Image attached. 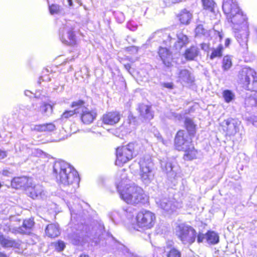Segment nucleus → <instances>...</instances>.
<instances>
[{
	"label": "nucleus",
	"mask_w": 257,
	"mask_h": 257,
	"mask_svg": "<svg viewBox=\"0 0 257 257\" xmlns=\"http://www.w3.org/2000/svg\"><path fill=\"white\" fill-rule=\"evenodd\" d=\"M7 156V152L6 151L0 150V159H3Z\"/></svg>",
	"instance_id": "60"
},
{
	"label": "nucleus",
	"mask_w": 257,
	"mask_h": 257,
	"mask_svg": "<svg viewBox=\"0 0 257 257\" xmlns=\"http://www.w3.org/2000/svg\"><path fill=\"white\" fill-rule=\"evenodd\" d=\"M26 193L28 196L33 199H45L48 196L47 192L40 184L27 187Z\"/></svg>",
	"instance_id": "16"
},
{
	"label": "nucleus",
	"mask_w": 257,
	"mask_h": 257,
	"mask_svg": "<svg viewBox=\"0 0 257 257\" xmlns=\"http://www.w3.org/2000/svg\"><path fill=\"white\" fill-rule=\"evenodd\" d=\"M67 206L70 211L71 217H73L74 218H75V216L77 215V213L75 212V210L73 208V207L70 204V202H67Z\"/></svg>",
	"instance_id": "49"
},
{
	"label": "nucleus",
	"mask_w": 257,
	"mask_h": 257,
	"mask_svg": "<svg viewBox=\"0 0 257 257\" xmlns=\"http://www.w3.org/2000/svg\"><path fill=\"white\" fill-rule=\"evenodd\" d=\"M158 55L163 64L169 67L171 65L172 56L170 51L166 48L160 47L158 51Z\"/></svg>",
	"instance_id": "20"
},
{
	"label": "nucleus",
	"mask_w": 257,
	"mask_h": 257,
	"mask_svg": "<svg viewBox=\"0 0 257 257\" xmlns=\"http://www.w3.org/2000/svg\"><path fill=\"white\" fill-rule=\"evenodd\" d=\"M199 52V49L197 47L192 46L186 49L184 54L185 57L188 60H194L198 55Z\"/></svg>",
	"instance_id": "31"
},
{
	"label": "nucleus",
	"mask_w": 257,
	"mask_h": 257,
	"mask_svg": "<svg viewBox=\"0 0 257 257\" xmlns=\"http://www.w3.org/2000/svg\"><path fill=\"white\" fill-rule=\"evenodd\" d=\"M139 164L140 178L144 184H149L153 180L155 175L153 170V163L151 158L149 156L142 158Z\"/></svg>",
	"instance_id": "8"
},
{
	"label": "nucleus",
	"mask_w": 257,
	"mask_h": 257,
	"mask_svg": "<svg viewBox=\"0 0 257 257\" xmlns=\"http://www.w3.org/2000/svg\"><path fill=\"white\" fill-rule=\"evenodd\" d=\"M127 28L132 31H135L137 29V25L134 24V22H129L126 25Z\"/></svg>",
	"instance_id": "52"
},
{
	"label": "nucleus",
	"mask_w": 257,
	"mask_h": 257,
	"mask_svg": "<svg viewBox=\"0 0 257 257\" xmlns=\"http://www.w3.org/2000/svg\"><path fill=\"white\" fill-rule=\"evenodd\" d=\"M34 225L33 219L29 218L24 220L23 224L17 229V232L21 234H30Z\"/></svg>",
	"instance_id": "22"
},
{
	"label": "nucleus",
	"mask_w": 257,
	"mask_h": 257,
	"mask_svg": "<svg viewBox=\"0 0 257 257\" xmlns=\"http://www.w3.org/2000/svg\"><path fill=\"white\" fill-rule=\"evenodd\" d=\"M200 47H201V48L202 50H203L205 51H207V53L208 52V51H210V48H209V45L207 44L202 43L200 45Z\"/></svg>",
	"instance_id": "55"
},
{
	"label": "nucleus",
	"mask_w": 257,
	"mask_h": 257,
	"mask_svg": "<svg viewBox=\"0 0 257 257\" xmlns=\"http://www.w3.org/2000/svg\"><path fill=\"white\" fill-rule=\"evenodd\" d=\"M238 81L245 89L257 92V75L254 69L247 67L242 68L239 71Z\"/></svg>",
	"instance_id": "6"
},
{
	"label": "nucleus",
	"mask_w": 257,
	"mask_h": 257,
	"mask_svg": "<svg viewBox=\"0 0 257 257\" xmlns=\"http://www.w3.org/2000/svg\"><path fill=\"white\" fill-rule=\"evenodd\" d=\"M234 37L240 45V50L245 53L248 50L247 43L249 35L248 25L241 27L238 30H233Z\"/></svg>",
	"instance_id": "12"
},
{
	"label": "nucleus",
	"mask_w": 257,
	"mask_h": 257,
	"mask_svg": "<svg viewBox=\"0 0 257 257\" xmlns=\"http://www.w3.org/2000/svg\"><path fill=\"white\" fill-rule=\"evenodd\" d=\"M0 244L4 247H16L18 248L20 245L19 241L13 239L12 238L0 234Z\"/></svg>",
	"instance_id": "21"
},
{
	"label": "nucleus",
	"mask_w": 257,
	"mask_h": 257,
	"mask_svg": "<svg viewBox=\"0 0 257 257\" xmlns=\"http://www.w3.org/2000/svg\"><path fill=\"white\" fill-rule=\"evenodd\" d=\"M231 40L230 38H226L225 40L224 45L226 47H228L230 44Z\"/></svg>",
	"instance_id": "62"
},
{
	"label": "nucleus",
	"mask_w": 257,
	"mask_h": 257,
	"mask_svg": "<svg viewBox=\"0 0 257 257\" xmlns=\"http://www.w3.org/2000/svg\"><path fill=\"white\" fill-rule=\"evenodd\" d=\"M71 106L72 108H73V109L65 111L61 115V117L56 121V123L63 124L70 117H71L75 114L77 115L78 114V111L76 110L77 107L72 106V104H71Z\"/></svg>",
	"instance_id": "25"
},
{
	"label": "nucleus",
	"mask_w": 257,
	"mask_h": 257,
	"mask_svg": "<svg viewBox=\"0 0 257 257\" xmlns=\"http://www.w3.org/2000/svg\"><path fill=\"white\" fill-rule=\"evenodd\" d=\"M167 257H181V253L178 249L173 247L168 252Z\"/></svg>",
	"instance_id": "42"
},
{
	"label": "nucleus",
	"mask_w": 257,
	"mask_h": 257,
	"mask_svg": "<svg viewBox=\"0 0 257 257\" xmlns=\"http://www.w3.org/2000/svg\"><path fill=\"white\" fill-rule=\"evenodd\" d=\"M174 145L178 151L185 152L186 159L192 160L196 157L197 151L192 144V140L189 133L184 130L179 131L175 138Z\"/></svg>",
	"instance_id": "3"
},
{
	"label": "nucleus",
	"mask_w": 257,
	"mask_h": 257,
	"mask_svg": "<svg viewBox=\"0 0 257 257\" xmlns=\"http://www.w3.org/2000/svg\"><path fill=\"white\" fill-rule=\"evenodd\" d=\"M53 174L57 182L63 187L71 188L69 193H72L79 186L80 178L76 170L67 162L59 160L53 165Z\"/></svg>",
	"instance_id": "2"
},
{
	"label": "nucleus",
	"mask_w": 257,
	"mask_h": 257,
	"mask_svg": "<svg viewBox=\"0 0 257 257\" xmlns=\"http://www.w3.org/2000/svg\"><path fill=\"white\" fill-rule=\"evenodd\" d=\"M162 170L165 172L170 180L176 179L180 173L179 167L173 161L167 158L160 160Z\"/></svg>",
	"instance_id": "13"
},
{
	"label": "nucleus",
	"mask_w": 257,
	"mask_h": 257,
	"mask_svg": "<svg viewBox=\"0 0 257 257\" xmlns=\"http://www.w3.org/2000/svg\"><path fill=\"white\" fill-rule=\"evenodd\" d=\"M61 8L58 5L53 4L49 6V11L51 15L59 14L61 12Z\"/></svg>",
	"instance_id": "41"
},
{
	"label": "nucleus",
	"mask_w": 257,
	"mask_h": 257,
	"mask_svg": "<svg viewBox=\"0 0 257 257\" xmlns=\"http://www.w3.org/2000/svg\"><path fill=\"white\" fill-rule=\"evenodd\" d=\"M178 41L175 43L177 49H180L183 46H186L189 42L188 38L186 35L182 33L177 34Z\"/></svg>",
	"instance_id": "34"
},
{
	"label": "nucleus",
	"mask_w": 257,
	"mask_h": 257,
	"mask_svg": "<svg viewBox=\"0 0 257 257\" xmlns=\"http://www.w3.org/2000/svg\"><path fill=\"white\" fill-rule=\"evenodd\" d=\"M21 142L17 143L16 144L15 146V148L16 151H18V150L20 152L24 151L25 149H27V148L26 146H25L24 145L21 147Z\"/></svg>",
	"instance_id": "51"
},
{
	"label": "nucleus",
	"mask_w": 257,
	"mask_h": 257,
	"mask_svg": "<svg viewBox=\"0 0 257 257\" xmlns=\"http://www.w3.org/2000/svg\"><path fill=\"white\" fill-rule=\"evenodd\" d=\"M72 23L70 21H66L59 29L60 40L63 43L68 45H75L76 42Z\"/></svg>",
	"instance_id": "11"
},
{
	"label": "nucleus",
	"mask_w": 257,
	"mask_h": 257,
	"mask_svg": "<svg viewBox=\"0 0 257 257\" xmlns=\"http://www.w3.org/2000/svg\"><path fill=\"white\" fill-rule=\"evenodd\" d=\"M155 220V215L152 212L146 210H141L136 217V227L134 228L138 230L139 228L150 229L154 225Z\"/></svg>",
	"instance_id": "9"
},
{
	"label": "nucleus",
	"mask_w": 257,
	"mask_h": 257,
	"mask_svg": "<svg viewBox=\"0 0 257 257\" xmlns=\"http://www.w3.org/2000/svg\"><path fill=\"white\" fill-rule=\"evenodd\" d=\"M120 114L119 112L110 111L104 114L102 121L104 124L113 125L117 123L120 120Z\"/></svg>",
	"instance_id": "19"
},
{
	"label": "nucleus",
	"mask_w": 257,
	"mask_h": 257,
	"mask_svg": "<svg viewBox=\"0 0 257 257\" xmlns=\"http://www.w3.org/2000/svg\"><path fill=\"white\" fill-rule=\"evenodd\" d=\"M0 257H8V256L5 253L0 252Z\"/></svg>",
	"instance_id": "64"
},
{
	"label": "nucleus",
	"mask_w": 257,
	"mask_h": 257,
	"mask_svg": "<svg viewBox=\"0 0 257 257\" xmlns=\"http://www.w3.org/2000/svg\"><path fill=\"white\" fill-rule=\"evenodd\" d=\"M45 233L47 236L51 238L58 236L60 233L59 225L57 223L48 224L45 228Z\"/></svg>",
	"instance_id": "26"
},
{
	"label": "nucleus",
	"mask_w": 257,
	"mask_h": 257,
	"mask_svg": "<svg viewBox=\"0 0 257 257\" xmlns=\"http://www.w3.org/2000/svg\"><path fill=\"white\" fill-rule=\"evenodd\" d=\"M116 19H118V22L120 23L123 22L124 20V17L123 13L121 12L116 13L115 14Z\"/></svg>",
	"instance_id": "50"
},
{
	"label": "nucleus",
	"mask_w": 257,
	"mask_h": 257,
	"mask_svg": "<svg viewBox=\"0 0 257 257\" xmlns=\"http://www.w3.org/2000/svg\"><path fill=\"white\" fill-rule=\"evenodd\" d=\"M79 227L80 229L77 230L76 234L79 237L80 236H85V240L87 241H92L94 243V245L100 244V240L104 235V227L102 224L97 223L92 227L81 224Z\"/></svg>",
	"instance_id": "4"
},
{
	"label": "nucleus",
	"mask_w": 257,
	"mask_h": 257,
	"mask_svg": "<svg viewBox=\"0 0 257 257\" xmlns=\"http://www.w3.org/2000/svg\"><path fill=\"white\" fill-rule=\"evenodd\" d=\"M84 101L78 100L72 103V106H77L81 122L85 124H89L96 119L97 112L94 109H89L84 106Z\"/></svg>",
	"instance_id": "10"
},
{
	"label": "nucleus",
	"mask_w": 257,
	"mask_h": 257,
	"mask_svg": "<svg viewBox=\"0 0 257 257\" xmlns=\"http://www.w3.org/2000/svg\"><path fill=\"white\" fill-rule=\"evenodd\" d=\"M142 145L136 142L130 143L126 146L118 147L116 150L115 164L121 166L131 160L141 151Z\"/></svg>",
	"instance_id": "5"
},
{
	"label": "nucleus",
	"mask_w": 257,
	"mask_h": 257,
	"mask_svg": "<svg viewBox=\"0 0 257 257\" xmlns=\"http://www.w3.org/2000/svg\"><path fill=\"white\" fill-rule=\"evenodd\" d=\"M226 19L228 22L231 24L232 30H238L241 27L248 25L246 16L241 9L226 17Z\"/></svg>",
	"instance_id": "14"
},
{
	"label": "nucleus",
	"mask_w": 257,
	"mask_h": 257,
	"mask_svg": "<svg viewBox=\"0 0 257 257\" xmlns=\"http://www.w3.org/2000/svg\"><path fill=\"white\" fill-rule=\"evenodd\" d=\"M185 124L187 131L190 133H193L194 132L195 125L191 119L189 118H186Z\"/></svg>",
	"instance_id": "39"
},
{
	"label": "nucleus",
	"mask_w": 257,
	"mask_h": 257,
	"mask_svg": "<svg viewBox=\"0 0 257 257\" xmlns=\"http://www.w3.org/2000/svg\"><path fill=\"white\" fill-rule=\"evenodd\" d=\"M124 211L125 212L123 214V220L125 218H126L128 219H132L134 216V209L132 207H128L126 209H124Z\"/></svg>",
	"instance_id": "43"
},
{
	"label": "nucleus",
	"mask_w": 257,
	"mask_h": 257,
	"mask_svg": "<svg viewBox=\"0 0 257 257\" xmlns=\"http://www.w3.org/2000/svg\"><path fill=\"white\" fill-rule=\"evenodd\" d=\"M45 126V132H51L55 129V125L52 123L44 124Z\"/></svg>",
	"instance_id": "48"
},
{
	"label": "nucleus",
	"mask_w": 257,
	"mask_h": 257,
	"mask_svg": "<svg viewBox=\"0 0 257 257\" xmlns=\"http://www.w3.org/2000/svg\"><path fill=\"white\" fill-rule=\"evenodd\" d=\"M155 136L157 138L158 140L162 142L164 145H166L167 144V142L163 140L162 136L159 133L157 135H155Z\"/></svg>",
	"instance_id": "57"
},
{
	"label": "nucleus",
	"mask_w": 257,
	"mask_h": 257,
	"mask_svg": "<svg viewBox=\"0 0 257 257\" xmlns=\"http://www.w3.org/2000/svg\"><path fill=\"white\" fill-rule=\"evenodd\" d=\"M206 240L208 243L215 244L219 242L218 234L213 231H208L206 233Z\"/></svg>",
	"instance_id": "32"
},
{
	"label": "nucleus",
	"mask_w": 257,
	"mask_h": 257,
	"mask_svg": "<svg viewBox=\"0 0 257 257\" xmlns=\"http://www.w3.org/2000/svg\"><path fill=\"white\" fill-rule=\"evenodd\" d=\"M179 17L182 24L187 25L192 18V14L186 9H184L182 11Z\"/></svg>",
	"instance_id": "33"
},
{
	"label": "nucleus",
	"mask_w": 257,
	"mask_h": 257,
	"mask_svg": "<svg viewBox=\"0 0 257 257\" xmlns=\"http://www.w3.org/2000/svg\"><path fill=\"white\" fill-rule=\"evenodd\" d=\"M204 9L213 12L214 10V3L212 0H202Z\"/></svg>",
	"instance_id": "40"
},
{
	"label": "nucleus",
	"mask_w": 257,
	"mask_h": 257,
	"mask_svg": "<svg viewBox=\"0 0 257 257\" xmlns=\"http://www.w3.org/2000/svg\"><path fill=\"white\" fill-rule=\"evenodd\" d=\"M223 46L221 44H220L215 47H213L210 48V51L207 53V56L211 60L216 58H220L223 55Z\"/></svg>",
	"instance_id": "24"
},
{
	"label": "nucleus",
	"mask_w": 257,
	"mask_h": 257,
	"mask_svg": "<svg viewBox=\"0 0 257 257\" xmlns=\"http://www.w3.org/2000/svg\"><path fill=\"white\" fill-rule=\"evenodd\" d=\"M238 3L236 0H223L222 3V10L227 17L234 13L238 12L240 10Z\"/></svg>",
	"instance_id": "18"
},
{
	"label": "nucleus",
	"mask_w": 257,
	"mask_h": 257,
	"mask_svg": "<svg viewBox=\"0 0 257 257\" xmlns=\"http://www.w3.org/2000/svg\"><path fill=\"white\" fill-rule=\"evenodd\" d=\"M196 37L207 36L208 35V31L205 29L202 25H198L197 26L195 30Z\"/></svg>",
	"instance_id": "37"
},
{
	"label": "nucleus",
	"mask_w": 257,
	"mask_h": 257,
	"mask_svg": "<svg viewBox=\"0 0 257 257\" xmlns=\"http://www.w3.org/2000/svg\"><path fill=\"white\" fill-rule=\"evenodd\" d=\"M253 38L254 41L257 42V27L254 28V31L253 34Z\"/></svg>",
	"instance_id": "61"
},
{
	"label": "nucleus",
	"mask_w": 257,
	"mask_h": 257,
	"mask_svg": "<svg viewBox=\"0 0 257 257\" xmlns=\"http://www.w3.org/2000/svg\"><path fill=\"white\" fill-rule=\"evenodd\" d=\"M115 185L120 198L127 204H145L148 202L149 197L142 188L131 183L124 169L117 172Z\"/></svg>",
	"instance_id": "1"
},
{
	"label": "nucleus",
	"mask_w": 257,
	"mask_h": 257,
	"mask_svg": "<svg viewBox=\"0 0 257 257\" xmlns=\"http://www.w3.org/2000/svg\"><path fill=\"white\" fill-rule=\"evenodd\" d=\"M39 111L44 115L49 116L52 113L53 107L50 104L43 103L40 106Z\"/></svg>",
	"instance_id": "35"
},
{
	"label": "nucleus",
	"mask_w": 257,
	"mask_h": 257,
	"mask_svg": "<svg viewBox=\"0 0 257 257\" xmlns=\"http://www.w3.org/2000/svg\"><path fill=\"white\" fill-rule=\"evenodd\" d=\"M240 121L236 119L229 118L224 120L221 124L223 130L228 136H234L239 131Z\"/></svg>",
	"instance_id": "17"
},
{
	"label": "nucleus",
	"mask_w": 257,
	"mask_h": 257,
	"mask_svg": "<svg viewBox=\"0 0 257 257\" xmlns=\"http://www.w3.org/2000/svg\"><path fill=\"white\" fill-rule=\"evenodd\" d=\"M162 86L169 89H172L173 88V84L172 82H164L162 83Z\"/></svg>",
	"instance_id": "56"
},
{
	"label": "nucleus",
	"mask_w": 257,
	"mask_h": 257,
	"mask_svg": "<svg viewBox=\"0 0 257 257\" xmlns=\"http://www.w3.org/2000/svg\"><path fill=\"white\" fill-rule=\"evenodd\" d=\"M31 130L38 132H45V126L43 124H39L31 126Z\"/></svg>",
	"instance_id": "47"
},
{
	"label": "nucleus",
	"mask_w": 257,
	"mask_h": 257,
	"mask_svg": "<svg viewBox=\"0 0 257 257\" xmlns=\"http://www.w3.org/2000/svg\"><path fill=\"white\" fill-rule=\"evenodd\" d=\"M232 65L231 58L229 56H225L222 60V69L224 70H228Z\"/></svg>",
	"instance_id": "38"
},
{
	"label": "nucleus",
	"mask_w": 257,
	"mask_h": 257,
	"mask_svg": "<svg viewBox=\"0 0 257 257\" xmlns=\"http://www.w3.org/2000/svg\"><path fill=\"white\" fill-rule=\"evenodd\" d=\"M124 209L120 210H114L111 212L109 214V217L114 223H118L123 220V214L125 213Z\"/></svg>",
	"instance_id": "28"
},
{
	"label": "nucleus",
	"mask_w": 257,
	"mask_h": 257,
	"mask_svg": "<svg viewBox=\"0 0 257 257\" xmlns=\"http://www.w3.org/2000/svg\"><path fill=\"white\" fill-rule=\"evenodd\" d=\"M166 6H170L171 4L179 3L181 0H164Z\"/></svg>",
	"instance_id": "54"
},
{
	"label": "nucleus",
	"mask_w": 257,
	"mask_h": 257,
	"mask_svg": "<svg viewBox=\"0 0 257 257\" xmlns=\"http://www.w3.org/2000/svg\"><path fill=\"white\" fill-rule=\"evenodd\" d=\"M41 79L43 81H50L51 80V79L49 77H47L46 78V77H45V76H42L41 77Z\"/></svg>",
	"instance_id": "63"
},
{
	"label": "nucleus",
	"mask_w": 257,
	"mask_h": 257,
	"mask_svg": "<svg viewBox=\"0 0 257 257\" xmlns=\"http://www.w3.org/2000/svg\"><path fill=\"white\" fill-rule=\"evenodd\" d=\"M54 246L56 250L58 251H62L65 247V245L64 242L63 241L59 240L58 242H56L54 243Z\"/></svg>",
	"instance_id": "45"
},
{
	"label": "nucleus",
	"mask_w": 257,
	"mask_h": 257,
	"mask_svg": "<svg viewBox=\"0 0 257 257\" xmlns=\"http://www.w3.org/2000/svg\"><path fill=\"white\" fill-rule=\"evenodd\" d=\"M251 94L244 100L245 107L255 106L257 108V92L250 91Z\"/></svg>",
	"instance_id": "29"
},
{
	"label": "nucleus",
	"mask_w": 257,
	"mask_h": 257,
	"mask_svg": "<svg viewBox=\"0 0 257 257\" xmlns=\"http://www.w3.org/2000/svg\"><path fill=\"white\" fill-rule=\"evenodd\" d=\"M248 122L251 123L253 125L257 126V111L254 114H252L247 118Z\"/></svg>",
	"instance_id": "44"
},
{
	"label": "nucleus",
	"mask_w": 257,
	"mask_h": 257,
	"mask_svg": "<svg viewBox=\"0 0 257 257\" xmlns=\"http://www.w3.org/2000/svg\"><path fill=\"white\" fill-rule=\"evenodd\" d=\"M206 239V234L199 233L197 235V242L198 243L202 242Z\"/></svg>",
	"instance_id": "53"
},
{
	"label": "nucleus",
	"mask_w": 257,
	"mask_h": 257,
	"mask_svg": "<svg viewBox=\"0 0 257 257\" xmlns=\"http://www.w3.org/2000/svg\"><path fill=\"white\" fill-rule=\"evenodd\" d=\"M178 78L179 81L183 85L191 84L194 81V78L187 69L180 70L178 73Z\"/></svg>",
	"instance_id": "23"
},
{
	"label": "nucleus",
	"mask_w": 257,
	"mask_h": 257,
	"mask_svg": "<svg viewBox=\"0 0 257 257\" xmlns=\"http://www.w3.org/2000/svg\"><path fill=\"white\" fill-rule=\"evenodd\" d=\"M222 96L225 102L229 103L235 98L234 93L230 90H225L222 92Z\"/></svg>",
	"instance_id": "36"
},
{
	"label": "nucleus",
	"mask_w": 257,
	"mask_h": 257,
	"mask_svg": "<svg viewBox=\"0 0 257 257\" xmlns=\"http://www.w3.org/2000/svg\"><path fill=\"white\" fill-rule=\"evenodd\" d=\"M139 110L140 115L143 118L147 119H151L153 118L154 114L151 111L150 106L144 104H140L139 106Z\"/></svg>",
	"instance_id": "27"
},
{
	"label": "nucleus",
	"mask_w": 257,
	"mask_h": 257,
	"mask_svg": "<svg viewBox=\"0 0 257 257\" xmlns=\"http://www.w3.org/2000/svg\"><path fill=\"white\" fill-rule=\"evenodd\" d=\"M176 234L184 245L192 244L197 237V232L194 228L184 223L180 224L177 227Z\"/></svg>",
	"instance_id": "7"
},
{
	"label": "nucleus",
	"mask_w": 257,
	"mask_h": 257,
	"mask_svg": "<svg viewBox=\"0 0 257 257\" xmlns=\"http://www.w3.org/2000/svg\"><path fill=\"white\" fill-rule=\"evenodd\" d=\"M156 204L161 209L169 214L173 213L177 208L181 207V204L176 201L174 199L163 197L156 199Z\"/></svg>",
	"instance_id": "15"
},
{
	"label": "nucleus",
	"mask_w": 257,
	"mask_h": 257,
	"mask_svg": "<svg viewBox=\"0 0 257 257\" xmlns=\"http://www.w3.org/2000/svg\"><path fill=\"white\" fill-rule=\"evenodd\" d=\"M25 94L26 96L32 97L31 94L33 95V93L31 91H30L29 90H26V91H25ZM34 96L35 97H40V95H37L36 94H34Z\"/></svg>",
	"instance_id": "58"
},
{
	"label": "nucleus",
	"mask_w": 257,
	"mask_h": 257,
	"mask_svg": "<svg viewBox=\"0 0 257 257\" xmlns=\"http://www.w3.org/2000/svg\"><path fill=\"white\" fill-rule=\"evenodd\" d=\"M163 36L164 38L166 37L167 38V40H164V41L166 42V43H167V41H171V38L169 35H167V34H164L162 31H157L155 32L154 35L153 37L154 38L156 37H161Z\"/></svg>",
	"instance_id": "46"
},
{
	"label": "nucleus",
	"mask_w": 257,
	"mask_h": 257,
	"mask_svg": "<svg viewBox=\"0 0 257 257\" xmlns=\"http://www.w3.org/2000/svg\"><path fill=\"white\" fill-rule=\"evenodd\" d=\"M173 115L175 118H176L177 119L180 120L183 119V116L181 114H178L176 113H173Z\"/></svg>",
	"instance_id": "59"
},
{
	"label": "nucleus",
	"mask_w": 257,
	"mask_h": 257,
	"mask_svg": "<svg viewBox=\"0 0 257 257\" xmlns=\"http://www.w3.org/2000/svg\"><path fill=\"white\" fill-rule=\"evenodd\" d=\"M28 178L26 177H15L12 182V186L16 189H19L21 187H24L26 186L28 182Z\"/></svg>",
	"instance_id": "30"
}]
</instances>
